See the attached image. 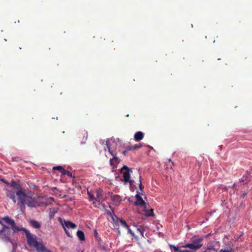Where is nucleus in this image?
I'll use <instances>...</instances> for the list:
<instances>
[{
  "instance_id": "obj_1",
  "label": "nucleus",
  "mask_w": 252,
  "mask_h": 252,
  "mask_svg": "<svg viewBox=\"0 0 252 252\" xmlns=\"http://www.w3.org/2000/svg\"><path fill=\"white\" fill-rule=\"evenodd\" d=\"M203 240V237L194 236L190 239V243L181 246V248H189V250H181L179 247L173 245H169V247L171 250L176 252H195L202 247Z\"/></svg>"
},
{
  "instance_id": "obj_2",
  "label": "nucleus",
  "mask_w": 252,
  "mask_h": 252,
  "mask_svg": "<svg viewBox=\"0 0 252 252\" xmlns=\"http://www.w3.org/2000/svg\"><path fill=\"white\" fill-rule=\"evenodd\" d=\"M22 231L25 233L27 243L30 248H35L37 252H51L44 246L42 241H37V237L35 235L31 234L25 228H22Z\"/></svg>"
},
{
  "instance_id": "obj_3",
  "label": "nucleus",
  "mask_w": 252,
  "mask_h": 252,
  "mask_svg": "<svg viewBox=\"0 0 252 252\" xmlns=\"http://www.w3.org/2000/svg\"><path fill=\"white\" fill-rule=\"evenodd\" d=\"M106 145L108 149V152L113 157V158H110L109 162L113 169L117 167V165L120 162V158L117 157V153L116 152V143L113 142L110 143L108 140L106 141Z\"/></svg>"
},
{
  "instance_id": "obj_4",
  "label": "nucleus",
  "mask_w": 252,
  "mask_h": 252,
  "mask_svg": "<svg viewBox=\"0 0 252 252\" xmlns=\"http://www.w3.org/2000/svg\"><path fill=\"white\" fill-rule=\"evenodd\" d=\"M107 215L111 217L115 224L114 226L118 230L119 233H120L119 227L120 225H121L123 227H124L127 230L128 233L130 234L132 236H134V232L130 229L129 226L126 223V220L121 218H118L114 214V211H112V212L110 211L108 212Z\"/></svg>"
},
{
  "instance_id": "obj_5",
  "label": "nucleus",
  "mask_w": 252,
  "mask_h": 252,
  "mask_svg": "<svg viewBox=\"0 0 252 252\" xmlns=\"http://www.w3.org/2000/svg\"><path fill=\"white\" fill-rule=\"evenodd\" d=\"M131 170L126 165L124 166L120 170V173L123 174V179L122 181H123L125 185L129 184L130 189L134 190L136 188L135 184L136 183L134 179H131Z\"/></svg>"
},
{
  "instance_id": "obj_6",
  "label": "nucleus",
  "mask_w": 252,
  "mask_h": 252,
  "mask_svg": "<svg viewBox=\"0 0 252 252\" xmlns=\"http://www.w3.org/2000/svg\"><path fill=\"white\" fill-rule=\"evenodd\" d=\"M0 223L3 226L2 228L0 230V239L3 240L4 241L11 242L13 247V249L12 252H14L15 249L17 247V245H15V243L11 241L10 240V235L11 233V231L10 230V228L8 226L4 224H3L2 222L0 220Z\"/></svg>"
},
{
  "instance_id": "obj_7",
  "label": "nucleus",
  "mask_w": 252,
  "mask_h": 252,
  "mask_svg": "<svg viewBox=\"0 0 252 252\" xmlns=\"http://www.w3.org/2000/svg\"><path fill=\"white\" fill-rule=\"evenodd\" d=\"M16 194L18 197V203H20L23 205H26L28 198L32 197L33 195V193L31 191H28L27 193L24 192L20 187L18 189Z\"/></svg>"
},
{
  "instance_id": "obj_8",
  "label": "nucleus",
  "mask_w": 252,
  "mask_h": 252,
  "mask_svg": "<svg viewBox=\"0 0 252 252\" xmlns=\"http://www.w3.org/2000/svg\"><path fill=\"white\" fill-rule=\"evenodd\" d=\"M135 198L136 201L134 202L135 205H140L143 208V210L145 212V215L146 217L152 216L153 215V209H151L149 211L146 210L147 208L149 207V205L144 202V201L140 195V193L138 191L137 192V194L135 195Z\"/></svg>"
},
{
  "instance_id": "obj_9",
  "label": "nucleus",
  "mask_w": 252,
  "mask_h": 252,
  "mask_svg": "<svg viewBox=\"0 0 252 252\" xmlns=\"http://www.w3.org/2000/svg\"><path fill=\"white\" fill-rule=\"evenodd\" d=\"M58 220V221L62 224L63 227V228L66 234L68 237H72L71 235L70 234V233L68 231V230H67L66 229V228H68V229H75L77 227V225L75 223L72 222L70 221L65 220H63L60 217H59Z\"/></svg>"
},
{
  "instance_id": "obj_10",
  "label": "nucleus",
  "mask_w": 252,
  "mask_h": 252,
  "mask_svg": "<svg viewBox=\"0 0 252 252\" xmlns=\"http://www.w3.org/2000/svg\"><path fill=\"white\" fill-rule=\"evenodd\" d=\"M95 201L97 202H103L105 199L103 190L99 188L96 190Z\"/></svg>"
},
{
  "instance_id": "obj_11",
  "label": "nucleus",
  "mask_w": 252,
  "mask_h": 252,
  "mask_svg": "<svg viewBox=\"0 0 252 252\" xmlns=\"http://www.w3.org/2000/svg\"><path fill=\"white\" fill-rule=\"evenodd\" d=\"M131 179H134L136 181L135 184L139 185V187L141 191L143 192L142 189L141 176L139 171H137L135 176H133Z\"/></svg>"
},
{
  "instance_id": "obj_12",
  "label": "nucleus",
  "mask_w": 252,
  "mask_h": 252,
  "mask_svg": "<svg viewBox=\"0 0 252 252\" xmlns=\"http://www.w3.org/2000/svg\"><path fill=\"white\" fill-rule=\"evenodd\" d=\"M102 202H97V203H96L94 205V206L98 208L99 209H100L101 210L105 211L107 214V212L109 211L112 212V211H113V209H112L111 206H109V207H108L109 209H107V207L105 205V204L104 203H102Z\"/></svg>"
},
{
  "instance_id": "obj_13",
  "label": "nucleus",
  "mask_w": 252,
  "mask_h": 252,
  "mask_svg": "<svg viewBox=\"0 0 252 252\" xmlns=\"http://www.w3.org/2000/svg\"><path fill=\"white\" fill-rule=\"evenodd\" d=\"M6 195L7 197L9 198L10 199H12L13 202L15 203L16 202V199L15 197V194H16V192H15L13 190H6L5 191Z\"/></svg>"
},
{
  "instance_id": "obj_14",
  "label": "nucleus",
  "mask_w": 252,
  "mask_h": 252,
  "mask_svg": "<svg viewBox=\"0 0 252 252\" xmlns=\"http://www.w3.org/2000/svg\"><path fill=\"white\" fill-rule=\"evenodd\" d=\"M26 204L30 207H35L37 205V202L32 198V197H31L28 198Z\"/></svg>"
},
{
  "instance_id": "obj_15",
  "label": "nucleus",
  "mask_w": 252,
  "mask_h": 252,
  "mask_svg": "<svg viewBox=\"0 0 252 252\" xmlns=\"http://www.w3.org/2000/svg\"><path fill=\"white\" fill-rule=\"evenodd\" d=\"M112 201L116 205H118L121 202L122 199L120 195L114 194L111 196Z\"/></svg>"
},
{
  "instance_id": "obj_16",
  "label": "nucleus",
  "mask_w": 252,
  "mask_h": 252,
  "mask_svg": "<svg viewBox=\"0 0 252 252\" xmlns=\"http://www.w3.org/2000/svg\"><path fill=\"white\" fill-rule=\"evenodd\" d=\"M144 137L143 133L141 131H138L136 132L134 136V140L136 141H139L141 140Z\"/></svg>"
},
{
  "instance_id": "obj_17",
  "label": "nucleus",
  "mask_w": 252,
  "mask_h": 252,
  "mask_svg": "<svg viewBox=\"0 0 252 252\" xmlns=\"http://www.w3.org/2000/svg\"><path fill=\"white\" fill-rule=\"evenodd\" d=\"M30 225L34 228H39L41 227V224L37 221L31 220L29 221Z\"/></svg>"
},
{
  "instance_id": "obj_18",
  "label": "nucleus",
  "mask_w": 252,
  "mask_h": 252,
  "mask_svg": "<svg viewBox=\"0 0 252 252\" xmlns=\"http://www.w3.org/2000/svg\"><path fill=\"white\" fill-rule=\"evenodd\" d=\"M2 220H3L6 223L11 225H14L15 221L11 219L10 217L8 216H5L4 218H2Z\"/></svg>"
},
{
  "instance_id": "obj_19",
  "label": "nucleus",
  "mask_w": 252,
  "mask_h": 252,
  "mask_svg": "<svg viewBox=\"0 0 252 252\" xmlns=\"http://www.w3.org/2000/svg\"><path fill=\"white\" fill-rule=\"evenodd\" d=\"M133 225H134L137 227V231L140 233V234L143 237H144V231L145 230V229L144 228V227L142 226H141V225H139V226L135 225L134 224H133Z\"/></svg>"
},
{
  "instance_id": "obj_20",
  "label": "nucleus",
  "mask_w": 252,
  "mask_h": 252,
  "mask_svg": "<svg viewBox=\"0 0 252 252\" xmlns=\"http://www.w3.org/2000/svg\"><path fill=\"white\" fill-rule=\"evenodd\" d=\"M77 236L81 241H84L85 239L84 232L81 230H78L77 232Z\"/></svg>"
},
{
  "instance_id": "obj_21",
  "label": "nucleus",
  "mask_w": 252,
  "mask_h": 252,
  "mask_svg": "<svg viewBox=\"0 0 252 252\" xmlns=\"http://www.w3.org/2000/svg\"><path fill=\"white\" fill-rule=\"evenodd\" d=\"M88 194L89 196L90 201H93V203L94 205L97 203V201H95V196L92 194L89 191H88Z\"/></svg>"
},
{
  "instance_id": "obj_22",
  "label": "nucleus",
  "mask_w": 252,
  "mask_h": 252,
  "mask_svg": "<svg viewBox=\"0 0 252 252\" xmlns=\"http://www.w3.org/2000/svg\"><path fill=\"white\" fill-rule=\"evenodd\" d=\"M205 250L207 252H210L211 251H212L213 252H218L217 250H216L214 248L213 245L212 244H211L209 246H208L207 247H206L205 248Z\"/></svg>"
},
{
  "instance_id": "obj_23",
  "label": "nucleus",
  "mask_w": 252,
  "mask_h": 252,
  "mask_svg": "<svg viewBox=\"0 0 252 252\" xmlns=\"http://www.w3.org/2000/svg\"><path fill=\"white\" fill-rule=\"evenodd\" d=\"M11 226L12 229L13 230V231L14 232H18V231H21V230L22 231V228H19L18 226H17L16 225L15 222H14V225H11Z\"/></svg>"
},
{
  "instance_id": "obj_24",
  "label": "nucleus",
  "mask_w": 252,
  "mask_h": 252,
  "mask_svg": "<svg viewBox=\"0 0 252 252\" xmlns=\"http://www.w3.org/2000/svg\"><path fill=\"white\" fill-rule=\"evenodd\" d=\"M248 173H246V176L244 175L243 177L240 179V182L245 183V182L249 181L250 180L248 179Z\"/></svg>"
},
{
  "instance_id": "obj_25",
  "label": "nucleus",
  "mask_w": 252,
  "mask_h": 252,
  "mask_svg": "<svg viewBox=\"0 0 252 252\" xmlns=\"http://www.w3.org/2000/svg\"><path fill=\"white\" fill-rule=\"evenodd\" d=\"M220 252H233L232 248L231 247H229L226 249H221Z\"/></svg>"
},
{
  "instance_id": "obj_26",
  "label": "nucleus",
  "mask_w": 252,
  "mask_h": 252,
  "mask_svg": "<svg viewBox=\"0 0 252 252\" xmlns=\"http://www.w3.org/2000/svg\"><path fill=\"white\" fill-rule=\"evenodd\" d=\"M63 168L62 166H57L53 167V170H58L60 172L63 170Z\"/></svg>"
},
{
  "instance_id": "obj_27",
  "label": "nucleus",
  "mask_w": 252,
  "mask_h": 252,
  "mask_svg": "<svg viewBox=\"0 0 252 252\" xmlns=\"http://www.w3.org/2000/svg\"><path fill=\"white\" fill-rule=\"evenodd\" d=\"M132 147H133V149L134 150V149H136L141 148L142 147V145L140 143L136 144H135L134 145H133Z\"/></svg>"
},
{
  "instance_id": "obj_28",
  "label": "nucleus",
  "mask_w": 252,
  "mask_h": 252,
  "mask_svg": "<svg viewBox=\"0 0 252 252\" xmlns=\"http://www.w3.org/2000/svg\"><path fill=\"white\" fill-rule=\"evenodd\" d=\"M127 152L129 151L133 150L132 146H129L126 147L125 149Z\"/></svg>"
},
{
  "instance_id": "obj_29",
  "label": "nucleus",
  "mask_w": 252,
  "mask_h": 252,
  "mask_svg": "<svg viewBox=\"0 0 252 252\" xmlns=\"http://www.w3.org/2000/svg\"><path fill=\"white\" fill-rule=\"evenodd\" d=\"M20 158L19 157H13L12 158V160L13 161H18L20 160Z\"/></svg>"
},
{
  "instance_id": "obj_30",
  "label": "nucleus",
  "mask_w": 252,
  "mask_h": 252,
  "mask_svg": "<svg viewBox=\"0 0 252 252\" xmlns=\"http://www.w3.org/2000/svg\"><path fill=\"white\" fill-rule=\"evenodd\" d=\"M67 170H65L64 168L63 169V170L61 172V173H62V175H66V172H67Z\"/></svg>"
},
{
  "instance_id": "obj_31",
  "label": "nucleus",
  "mask_w": 252,
  "mask_h": 252,
  "mask_svg": "<svg viewBox=\"0 0 252 252\" xmlns=\"http://www.w3.org/2000/svg\"><path fill=\"white\" fill-rule=\"evenodd\" d=\"M66 175H67L68 177H72V173L69 172V171H67L66 172Z\"/></svg>"
},
{
  "instance_id": "obj_32",
  "label": "nucleus",
  "mask_w": 252,
  "mask_h": 252,
  "mask_svg": "<svg viewBox=\"0 0 252 252\" xmlns=\"http://www.w3.org/2000/svg\"><path fill=\"white\" fill-rule=\"evenodd\" d=\"M54 216V213H52V214L50 213V219H52V218H53Z\"/></svg>"
},
{
  "instance_id": "obj_33",
  "label": "nucleus",
  "mask_w": 252,
  "mask_h": 252,
  "mask_svg": "<svg viewBox=\"0 0 252 252\" xmlns=\"http://www.w3.org/2000/svg\"><path fill=\"white\" fill-rule=\"evenodd\" d=\"M127 152L125 150V151H124L123 152V153H123V155L124 156H125V155H126V153Z\"/></svg>"
},
{
  "instance_id": "obj_34",
  "label": "nucleus",
  "mask_w": 252,
  "mask_h": 252,
  "mask_svg": "<svg viewBox=\"0 0 252 252\" xmlns=\"http://www.w3.org/2000/svg\"><path fill=\"white\" fill-rule=\"evenodd\" d=\"M197 165H198L199 166H200L201 163H200L198 161H197Z\"/></svg>"
},
{
  "instance_id": "obj_35",
  "label": "nucleus",
  "mask_w": 252,
  "mask_h": 252,
  "mask_svg": "<svg viewBox=\"0 0 252 252\" xmlns=\"http://www.w3.org/2000/svg\"><path fill=\"white\" fill-rule=\"evenodd\" d=\"M0 180H1V181H2V182H3V183H5V181H4V179H1Z\"/></svg>"
},
{
  "instance_id": "obj_36",
  "label": "nucleus",
  "mask_w": 252,
  "mask_h": 252,
  "mask_svg": "<svg viewBox=\"0 0 252 252\" xmlns=\"http://www.w3.org/2000/svg\"><path fill=\"white\" fill-rule=\"evenodd\" d=\"M14 184H16V182L14 181L13 183V185H14Z\"/></svg>"
}]
</instances>
